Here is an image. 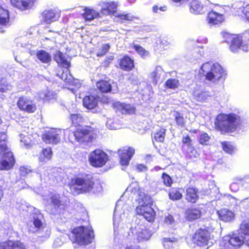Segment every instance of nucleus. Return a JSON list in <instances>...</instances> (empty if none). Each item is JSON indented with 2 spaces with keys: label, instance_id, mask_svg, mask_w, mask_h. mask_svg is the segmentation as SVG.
Returning <instances> with one entry per match:
<instances>
[{
  "label": "nucleus",
  "instance_id": "nucleus-1",
  "mask_svg": "<svg viewBox=\"0 0 249 249\" xmlns=\"http://www.w3.org/2000/svg\"><path fill=\"white\" fill-rule=\"evenodd\" d=\"M126 191L127 193L134 194L138 197L137 201L139 205L136 208L137 213L143 215L148 221H153L154 218V212L151 207L153 201L150 196L140 189L138 182H132L127 188Z\"/></svg>",
  "mask_w": 249,
  "mask_h": 249
},
{
  "label": "nucleus",
  "instance_id": "nucleus-2",
  "mask_svg": "<svg viewBox=\"0 0 249 249\" xmlns=\"http://www.w3.org/2000/svg\"><path fill=\"white\" fill-rule=\"evenodd\" d=\"M70 190L74 195L87 193L98 194L102 191L103 187L91 175L87 174L73 178Z\"/></svg>",
  "mask_w": 249,
  "mask_h": 249
},
{
  "label": "nucleus",
  "instance_id": "nucleus-3",
  "mask_svg": "<svg viewBox=\"0 0 249 249\" xmlns=\"http://www.w3.org/2000/svg\"><path fill=\"white\" fill-rule=\"evenodd\" d=\"M199 73L206 79L213 83H215L222 79L225 75L224 69L217 63L208 62L203 64L200 68Z\"/></svg>",
  "mask_w": 249,
  "mask_h": 249
},
{
  "label": "nucleus",
  "instance_id": "nucleus-4",
  "mask_svg": "<svg viewBox=\"0 0 249 249\" xmlns=\"http://www.w3.org/2000/svg\"><path fill=\"white\" fill-rule=\"evenodd\" d=\"M241 123L240 117L234 114H219L216 119L215 125L222 132L233 131Z\"/></svg>",
  "mask_w": 249,
  "mask_h": 249
},
{
  "label": "nucleus",
  "instance_id": "nucleus-5",
  "mask_svg": "<svg viewBox=\"0 0 249 249\" xmlns=\"http://www.w3.org/2000/svg\"><path fill=\"white\" fill-rule=\"evenodd\" d=\"M0 170H8L11 169L15 162L13 153L7 146V135L4 132L0 133Z\"/></svg>",
  "mask_w": 249,
  "mask_h": 249
},
{
  "label": "nucleus",
  "instance_id": "nucleus-6",
  "mask_svg": "<svg viewBox=\"0 0 249 249\" xmlns=\"http://www.w3.org/2000/svg\"><path fill=\"white\" fill-rule=\"evenodd\" d=\"M210 233L206 230L199 229L193 235L190 242L192 249H208L212 244Z\"/></svg>",
  "mask_w": 249,
  "mask_h": 249
},
{
  "label": "nucleus",
  "instance_id": "nucleus-7",
  "mask_svg": "<svg viewBox=\"0 0 249 249\" xmlns=\"http://www.w3.org/2000/svg\"><path fill=\"white\" fill-rule=\"evenodd\" d=\"M43 215L38 211H36L33 216L34 228L30 229V231L33 232H37L38 236L44 241L48 239L50 235V228L46 226L42 222Z\"/></svg>",
  "mask_w": 249,
  "mask_h": 249
},
{
  "label": "nucleus",
  "instance_id": "nucleus-8",
  "mask_svg": "<svg viewBox=\"0 0 249 249\" xmlns=\"http://www.w3.org/2000/svg\"><path fill=\"white\" fill-rule=\"evenodd\" d=\"M72 234L74 241L79 245L88 244L91 243L94 239L93 231L90 227H77L72 230Z\"/></svg>",
  "mask_w": 249,
  "mask_h": 249
},
{
  "label": "nucleus",
  "instance_id": "nucleus-9",
  "mask_svg": "<svg viewBox=\"0 0 249 249\" xmlns=\"http://www.w3.org/2000/svg\"><path fill=\"white\" fill-rule=\"evenodd\" d=\"M54 59L59 65L66 68L65 71H63L60 78L68 84H76L77 81L73 80L72 76L68 70L70 66V63L67 60L66 56L60 51H57L54 55Z\"/></svg>",
  "mask_w": 249,
  "mask_h": 249
},
{
  "label": "nucleus",
  "instance_id": "nucleus-10",
  "mask_svg": "<svg viewBox=\"0 0 249 249\" xmlns=\"http://www.w3.org/2000/svg\"><path fill=\"white\" fill-rule=\"evenodd\" d=\"M222 36L226 42H231L230 49L232 52H237L240 49L244 51H247L248 46L243 41L241 36L227 33H223Z\"/></svg>",
  "mask_w": 249,
  "mask_h": 249
},
{
  "label": "nucleus",
  "instance_id": "nucleus-11",
  "mask_svg": "<svg viewBox=\"0 0 249 249\" xmlns=\"http://www.w3.org/2000/svg\"><path fill=\"white\" fill-rule=\"evenodd\" d=\"M73 135L77 142H89L96 137L97 131L90 126L81 127L73 133Z\"/></svg>",
  "mask_w": 249,
  "mask_h": 249
},
{
  "label": "nucleus",
  "instance_id": "nucleus-12",
  "mask_svg": "<svg viewBox=\"0 0 249 249\" xmlns=\"http://www.w3.org/2000/svg\"><path fill=\"white\" fill-rule=\"evenodd\" d=\"M89 160L92 166L102 167L107 161L108 156L102 150L96 149L90 153Z\"/></svg>",
  "mask_w": 249,
  "mask_h": 249
},
{
  "label": "nucleus",
  "instance_id": "nucleus-13",
  "mask_svg": "<svg viewBox=\"0 0 249 249\" xmlns=\"http://www.w3.org/2000/svg\"><path fill=\"white\" fill-rule=\"evenodd\" d=\"M243 244V239L241 236L233 234L232 236H226L220 243L221 249H231V247H239Z\"/></svg>",
  "mask_w": 249,
  "mask_h": 249
},
{
  "label": "nucleus",
  "instance_id": "nucleus-14",
  "mask_svg": "<svg viewBox=\"0 0 249 249\" xmlns=\"http://www.w3.org/2000/svg\"><path fill=\"white\" fill-rule=\"evenodd\" d=\"M61 130L52 128L45 131L42 136V139L46 143L57 144L60 141Z\"/></svg>",
  "mask_w": 249,
  "mask_h": 249
},
{
  "label": "nucleus",
  "instance_id": "nucleus-15",
  "mask_svg": "<svg viewBox=\"0 0 249 249\" xmlns=\"http://www.w3.org/2000/svg\"><path fill=\"white\" fill-rule=\"evenodd\" d=\"M212 3L210 1L205 0L203 2L194 0L191 3L190 11L196 14H200L212 9Z\"/></svg>",
  "mask_w": 249,
  "mask_h": 249
},
{
  "label": "nucleus",
  "instance_id": "nucleus-16",
  "mask_svg": "<svg viewBox=\"0 0 249 249\" xmlns=\"http://www.w3.org/2000/svg\"><path fill=\"white\" fill-rule=\"evenodd\" d=\"M17 106L20 110L28 113H33L36 109V104L26 97L19 98Z\"/></svg>",
  "mask_w": 249,
  "mask_h": 249
},
{
  "label": "nucleus",
  "instance_id": "nucleus-17",
  "mask_svg": "<svg viewBox=\"0 0 249 249\" xmlns=\"http://www.w3.org/2000/svg\"><path fill=\"white\" fill-rule=\"evenodd\" d=\"M118 153L121 165H127L135 153V149L132 147H124L118 151Z\"/></svg>",
  "mask_w": 249,
  "mask_h": 249
},
{
  "label": "nucleus",
  "instance_id": "nucleus-18",
  "mask_svg": "<svg viewBox=\"0 0 249 249\" xmlns=\"http://www.w3.org/2000/svg\"><path fill=\"white\" fill-rule=\"evenodd\" d=\"M52 203L54 206L56 211L60 213L61 211H63L65 208V203L62 200H60V197L59 195L55 194H52L50 197V200H46V204Z\"/></svg>",
  "mask_w": 249,
  "mask_h": 249
},
{
  "label": "nucleus",
  "instance_id": "nucleus-19",
  "mask_svg": "<svg viewBox=\"0 0 249 249\" xmlns=\"http://www.w3.org/2000/svg\"><path fill=\"white\" fill-rule=\"evenodd\" d=\"M99 4L101 7V11L104 15L111 14L117 10V3L115 2L102 1Z\"/></svg>",
  "mask_w": 249,
  "mask_h": 249
},
{
  "label": "nucleus",
  "instance_id": "nucleus-20",
  "mask_svg": "<svg viewBox=\"0 0 249 249\" xmlns=\"http://www.w3.org/2000/svg\"><path fill=\"white\" fill-rule=\"evenodd\" d=\"M36 0H10L11 4L17 8L25 11L31 9Z\"/></svg>",
  "mask_w": 249,
  "mask_h": 249
},
{
  "label": "nucleus",
  "instance_id": "nucleus-21",
  "mask_svg": "<svg viewBox=\"0 0 249 249\" xmlns=\"http://www.w3.org/2000/svg\"><path fill=\"white\" fill-rule=\"evenodd\" d=\"M136 231L135 234L139 241L148 240L151 236L150 231L143 226L136 227Z\"/></svg>",
  "mask_w": 249,
  "mask_h": 249
},
{
  "label": "nucleus",
  "instance_id": "nucleus-22",
  "mask_svg": "<svg viewBox=\"0 0 249 249\" xmlns=\"http://www.w3.org/2000/svg\"><path fill=\"white\" fill-rule=\"evenodd\" d=\"M0 249H26L25 246L19 241L9 240L0 243Z\"/></svg>",
  "mask_w": 249,
  "mask_h": 249
},
{
  "label": "nucleus",
  "instance_id": "nucleus-23",
  "mask_svg": "<svg viewBox=\"0 0 249 249\" xmlns=\"http://www.w3.org/2000/svg\"><path fill=\"white\" fill-rule=\"evenodd\" d=\"M207 20L210 24H218L224 20V17L222 14L212 11L209 13Z\"/></svg>",
  "mask_w": 249,
  "mask_h": 249
},
{
  "label": "nucleus",
  "instance_id": "nucleus-24",
  "mask_svg": "<svg viewBox=\"0 0 249 249\" xmlns=\"http://www.w3.org/2000/svg\"><path fill=\"white\" fill-rule=\"evenodd\" d=\"M241 238L243 239V243L249 246V223L243 221L240 226Z\"/></svg>",
  "mask_w": 249,
  "mask_h": 249
},
{
  "label": "nucleus",
  "instance_id": "nucleus-25",
  "mask_svg": "<svg viewBox=\"0 0 249 249\" xmlns=\"http://www.w3.org/2000/svg\"><path fill=\"white\" fill-rule=\"evenodd\" d=\"M114 107L123 114H132L135 112V108L131 105L119 102L114 104Z\"/></svg>",
  "mask_w": 249,
  "mask_h": 249
},
{
  "label": "nucleus",
  "instance_id": "nucleus-26",
  "mask_svg": "<svg viewBox=\"0 0 249 249\" xmlns=\"http://www.w3.org/2000/svg\"><path fill=\"white\" fill-rule=\"evenodd\" d=\"M217 214L220 219L224 222H230L233 219L234 217L232 212L226 209L218 211Z\"/></svg>",
  "mask_w": 249,
  "mask_h": 249
},
{
  "label": "nucleus",
  "instance_id": "nucleus-27",
  "mask_svg": "<svg viewBox=\"0 0 249 249\" xmlns=\"http://www.w3.org/2000/svg\"><path fill=\"white\" fill-rule=\"evenodd\" d=\"M32 136L30 135H26L21 134L19 135L20 142L21 145L24 146L25 148L28 149L31 148L35 144V140L32 139Z\"/></svg>",
  "mask_w": 249,
  "mask_h": 249
},
{
  "label": "nucleus",
  "instance_id": "nucleus-28",
  "mask_svg": "<svg viewBox=\"0 0 249 249\" xmlns=\"http://www.w3.org/2000/svg\"><path fill=\"white\" fill-rule=\"evenodd\" d=\"M165 249H177L178 246V242L177 238H164L162 241Z\"/></svg>",
  "mask_w": 249,
  "mask_h": 249
},
{
  "label": "nucleus",
  "instance_id": "nucleus-29",
  "mask_svg": "<svg viewBox=\"0 0 249 249\" xmlns=\"http://www.w3.org/2000/svg\"><path fill=\"white\" fill-rule=\"evenodd\" d=\"M198 199V190L196 188L189 187L186 190V199L192 203H195Z\"/></svg>",
  "mask_w": 249,
  "mask_h": 249
},
{
  "label": "nucleus",
  "instance_id": "nucleus-30",
  "mask_svg": "<svg viewBox=\"0 0 249 249\" xmlns=\"http://www.w3.org/2000/svg\"><path fill=\"white\" fill-rule=\"evenodd\" d=\"M83 105L88 109L94 108L97 105V99L94 96H87L83 99Z\"/></svg>",
  "mask_w": 249,
  "mask_h": 249
},
{
  "label": "nucleus",
  "instance_id": "nucleus-31",
  "mask_svg": "<svg viewBox=\"0 0 249 249\" xmlns=\"http://www.w3.org/2000/svg\"><path fill=\"white\" fill-rule=\"evenodd\" d=\"M56 95L53 92L48 89L41 91L37 93L38 99L47 101H50L53 99H55Z\"/></svg>",
  "mask_w": 249,
  "mask_h": 249
},
{
  "label": "nucleus",
  "instance_id": "nucleus-32",
  "mask_svg": "<svg viewBox=\"0 0 249 249\" xmlns=\"http://www.w3.org/2000/svg\"><path fill=\"white\" fill-rule=\"evenodd\" d=\"M120 66L123 70L130 71L134 67L133 61L129 57L124 56L120 60Z\"/></svg>",
  "mask_w": 249,
  "mask_h": 249
},
{
  "label": "nucleus",
  "instance_id": "nucleus-33",
  "mask_svg": "<svg viewBox=\"0 0 249 249\" xmlns=\"http://www.w3.org/2000/svg\"><path fill=\"white\" fill-rule=\"evenodd\" d=\"M163 70L160 66H157L150 74V77L153 84H156L163 75Z\"/></svg>",
  "mask_w": 249,
  "mask_h": 249
},
{
  "label": "nucleus",
  "instance_id": "nucleus-34",
  "mask_svg": "<svg viewBox=\"0 0 249 249\" xmlns=\"http://www.w3.org/2000/svg\"><path fill=\"white\" fill-rule=\"evenodd\" d=\"M201 212L197 209H190L186 211V218L190 221L196 220L200 217Z\"/></svg>",
  "mask_w": 249,
  "mask_h": 249
},
{
  "label": "nucleus",
  "instance_id": "nucleus-35",
  "mask_svg": "<svg viewBox=\"0 0 249 249\" xmlns=\"http://www.w3.org/2000/svg\"><path fill=\"white\" fill-rule=\"evenodd\" d=\"M84 10V13L83 14V16L86 20L90 21L99 15V13L93 9L85 8Z\"/></svg>",
  "mask_w": 249,
  "mask_h": 249
},
{
  "label": "nucleus",
  "instance_id": "nucleus-36",
  "mask_svg": "<svg viewBox=\"0 0 249 249\" xmlns=\"http://www.w3.org/2000/svg\"><path fill=\"white\" fill-rule=\"evenodd\" d=\"M43 18L44 21L48 24L55 21L57 17L53 10H45L43 13Z\"/></svg>",
  "mask_w": 249,
  "mask_h": 249
},
{
  "label": "nucleus",
  "instance_id": "nucleus-37",
  "mask_svg": "<svg viewBox=\"0 0 249 249\" xmlns=\"http://www.w3.org/2000/svg\"><path fill=\"white\" fill-rule=\"evenodd\" d=\"M9 22V14L8 10L0 6V25H6Z\"/></svg>",
  "mask_w": 249,
  "mask_h": 249
},
{
  "label": "nucleus",
  "instance_id": "nucleus-38",
  "mask_svg": "<svg viewBox=\"0 0 249 249\" xmlns=\"http://www.w3.org/2000/svg\"><path fill=\"white\" fill-rule=\"evenodd\" d=\"M96 86L102 92H108L111 90V85L109 81L101 80L97 83Z\"/></svg>",
  "mask_w": 249,
  "mask_h": 249
},
{
  "label": "nucleus",
  "instance_id": "nucleus-39",
  "mask_svg": "<svg viewBox=\"0 0 249 249\" xmlns=\"http://www.w3.org/2000/svg\"><path fill=\"white\" fill-rule=\"evenodd\" d=\"M36 56L38 60L44 63H48L51 61L50 54L43 50H39L36 53Z\"/></svg>",
  "mask_w": 249,
  "mask_h": 249
},
{
  "label": "nucleus",
  "instance_id": "nucleus-40",
  "mask_svg": "<svg viewBox=\"0 0 249 249\" xmlns=\"http://www.w3.org/2000/svg\"><path fill=\"white\" fill-rule=\"evenodd\" d=\"M119 205V202H118L114 210L113 225L115 231L118 228L119 223L121 221L122 216L120 215Z\"/></svg>",
  "mask_w": 249,
  "mask_h": 249
},
{
  "label": "nucleus",
  "instance_id": "nucleus-41",
  "mask_svg": "<svg viewBox=\"0 0 249 249\" xmlns=\"http://www.w3.org/2000/svg\"><path fill=\"white\" fill-rule=\"evenodd\" d=\"M71 108H69L68 110L71 114L70 119L72 124H79L83 121V118L81 114L78 113L75 110H71Z\"/></svg>",
  "mask_w": 249,
  "mask_h": 249
},
{
  "label": "nucleus",
  "instance_id": "nucleus-42",
  "mask_svg": "<svg viewBox=\"0 0 249 249\" xmlns=\"http://www.w3.org/2000/svg\"><path fill=\"white\" fill-rule=\"evenodd\" d=\"M52 156V151L50 148H47L42 151L39 157L40 162H46L51 159Z\"/></svg>",
  "mask_w": 249,
  "mask_h": 249
},
{
  "label": "nucleus",
  "instance_id": "nucleus-43",
  "mask_svg": "<svg viewBox=\"0 0 249 249\" xmlns=\"http://www.w3.org/2000/svg\"><path fill=\"white\" fill-rule=\"evenodd\" d=\"M169 196L170 199L177 200L180 199L182 197V195L178 189L172 188L169 191Z\"/></svg>",
  "mask_w": 249,
  "mask_h": 249
},
{
  "label": "nucleus",
  "instance_id": "nucleus-44",
  "mask_svg": "<svg viewBox=\"0 0 249 249\" xmlns=\"http://www.w3.org/2000/svg\"><path fill=\"white\" fill-rule=\"evenodd\" d=\"M166 130L160 128L154 135V140L158 142H162L164 141Z\"/></svg>",
  "mask_w": 249,
  "mask_h": 249
},
{
  "label": "nucleus",
  "instance_id": "nucleus-45",
  "mask_svg": "<svg viewBox=\"0 0 249 249\" xmlns=\"http://www.w3.org/2000/svg\"><path fill=\"white\" fill-rule=\"evenodd\" d=\"M12 86L8 83L4 78H2L0 81V91L4 92L12 89Z\"/></svg>",
  "mask_w": 249,
  "mask_h": 249
},
{
  "label": "nucleus",
  "instance_id": "nucleus-46",
  "mask_svg": "<svg viewBox=\"0 0 249 249\" xmlns=\"http://www.w3.org/2000/svg\"><path fill=\"white\" fill-rule=\"evenodd\" d=\"M222 148L224 151L229 154H232L234 151V147L230 142L222 143Z\"/></svg>",
  "mask_w": 249,
  "mask_h": 249
},
{
  "label": "nucleus",
  "instance_id": "nucleus-47",
  "mask_svg": "<svg viewBox=\"0 0 249 249\" xmlns=\"http://www.w3.org/2000/svg\"><path fill=\"white\" fill-rule=\"evenodd\" d=\"M107 128L110 129H119L120 124H119L117 121H115L111 119H109L107 120L106 123Z\"/></svg>",
  "mask_w": 249,
  "mask_h": 249
},
{
  "label": "nucleus",
  "instance_id": "nucleus-48",
  "mask_svg": "<svg viewBox=\"0 0 249 249\" xmlns=\"http://www.w3.org/2000/svg\"><path fill=\"white\" fill-rule=\"evenodd\" d=\"M178 85V81L174 78L169 79L166 82V86L170 89H175L177 88Z\"/></svg>",
  "mask_w": 249,
  "mask_h": 249
},
{
  "label": "nucleus",
  "instance_id": "nucleus-49",
  "mask_svg": "<svg viewBox=\"0 0 249 249\" xmlns=\"http://www.w3.org/2000/svg\"><path fill=\"white\" fill-rule=\"evenodd\" d=\"M174 116L175 118V120L177 124L180 126H183L184 125V119L183 117L181 116L178 112H175Z\"/></svg>",
  "mask_w": 249,
  "mask_h": 249
},
{
  "label": "nucleus",
  "instance_id": "nucleus-50",
  "mask_svg": "<svg viewBox=\"0 0 249 249\" xmlns=\"http://www.w3.org/2000/svg\"><path fill=\"white\" fill-rule=\"evenodd\" d=\"M110 46L109 44H105L102 46L101 48L97 52V55L101 56L105 55L109 50Z\"/></svg>",
  "mask_w": 249,
  "mask_h": 249
},
{
  "label": "nucleus",
  "instance_id": "nucleus-51",
  "mask_svg": "<svg viewBox=\"0 0 249 249\" xmlns=\"http://www.w3.org/2000/svg\"><path fill=\"white\" fill-rule=\"evenodd\" d=\"M210 140V137L206 133H202L199 138V142L204 145L208 144Z\"/></svg>",
  "mask_w": 249,
  "mask_h": 249
},
{
  "label": "nucleus",
  "instance_id": "nucleus-52",
  "mask_svg": "<svg viewBox=\"0 0 249 249\" xmlns=\"http://www.w3.org/2000/svg\"><path fill=\"white\" fill-rule=\"evenodd\" d=\"M210 97V95L208 92L204 91L198 93L197 95V99L198 101L203 102L208 100Z\"/></svg>",
  "mask_w": 249,
  "mask_h": 249
},
{
  "label": "nucleus",
  "instance_id": "nucleus-53",
  "mask_svg": "<svg viewBox=\"0 0 249 249\" xmlns=\"http://www.w3.org/2000/svg\"><path fill=\"white\" fill-rule=\"evenodd\" d=\"M134 48L137 52L142 56H146L148 54L147 51L139 45H135Z\"/></svg>",
  "mask_w": 249,
  "mask_h": 249
},
{
  "label": "nucleus",
  "instance_id": "nucleus-54",
  "mask_svg": "<svg viewBox=\"0 0 249 249\" xmlns=\"http://www.w3.org/2000/svg\"><path fill=\"white\" fill-rule=\"evenodd\" d=\"M162 178L164 184L167 186H170L172 183L171 178L167 174L163 173L162 176Z\"/></svg>",
  "mask_w": 249,
  "mask_h": 249
},
{
  "label": "nucleus",
  "instance_id": "nucleus-55",
  "mask_svg": "<svg viewBox=\"0 0 249 249\" xmlns=\"http://www.w3.org/2000/svg\"><path fill=\"white\" fill-rule=\"evenodd\" d=\"M187 154L188 156H189L191 158L193 157H196L198 155L196 150L192 146H191L188 148Z\"/></svg>",
  "mask_w": 249,
  "mask_h": 249
},
{
  "label": "nucleus",
  "instance_id": "nucleus-56",
  "mask_svg": "<svg viewBox=\"0 0 249 249\" xmlns=\"http://www.w3.org/2000/svg\"><path fill=\"white\" fill-rule=\"evenodd\" d=\"M19 171L21 176H25L29 173L31 172V170L29 167L23 166L20 167Z\"/></svg>",
  "mask_w": 249,
  "mask_h": 249
},
{
  "label": "nucleus",
  "instance_id": "nucleus-57",
  "mask_svg": "<svg viewBox=\"0 0 249 249\" xmlns=\"http://www.w3.org/2000/svg\"><path fill=\"white\" fill-rule=\"evenodd\" d=\"M118 17L122 20H134L135 19V17L131 14H121Z\"/></svg>",
  "mask_w": 249,
  "mask_h": 249
},
{
  "label": "nucleus",
  "instance_id": "nucleus-58",
  "mask_svg": "<svg viewBox=\"0 0 249 249\" xmlns=\"http://www.w3.org/2000/svg\"><path fill=\"white\" fill-rule=\"evenodd\" d=\"M182 142L185 146H187L188 148L192 146V140L188 136H183Z\"/></svg>",
  "mask_w": 249,
  "mask_h": 249
},
{
  "label": "nucleus",
  "instance_id": "nucleus-59",
  "mask_svg": "<svg viewBox=\"0 0 249 249\" xmlns=\"http://www.w3.org/2000/svg\"><path fill=\"white\" fill-rule=\"evenodd\" d=\"M204 55V51L202 49L198 48L194 53L193 55L196 59H199Z\"/></svg>",
  "mask_w": 249,
  "mask_h": 249
},
{
  "label": "nucleus",
  "instance_id": "nucleus-60",
  "mask_svg": "<svg viewBox=\"0 0 249 249\" xmlns=\"http://www.w3.org/2000/svg\"><path fill=\"white\" fill-rule=\"evenodd\" d=\"M164 221V223L167 225H172L174 223L175 220L173 217L171 215L168 214L165 217Z\"/></svg>",
  "mask_w": 249,
  "mask_h": 249
},
{
  "label": "nucleus",
  "instance_id": "nucleus-61",
  "mask_svg": "<svg viewBox=\"0 0 249 249\" xmlns=\"http://www.w3.org/2000/svg\"><path fill=\"white\" fill-rule=\"evenodd\" d=\"M230 189L233 192H237L239 190V185L237 182H233L230 185Z\"/></svg>",
  "mask_w": 249,
  "mask_h": 249
},
{
  "label": "nucleus",
  "instance_id": "nucleus-62",
  "mask_svg": "<svg viewBox=\"0 0 249 249\" xmlns=\"http://www.w3.org/2000/svg\"><path fill=\"white\" fill-rule=\"evenodd\" d=\"M242 12L245 17L249 21V4L247 5L243 8Z\"/></svg>",
  "mask_w": 249,
  "mask_h": 249
},
{
  "label": "nucleus",
  "instance_id": "nucleus-63",
  "mask_svg": "<svg viewBox=\"0 0 249 249\" xmlns=\"http://www.w3.org/2000/svg\"><path fill=\"white\" fill-rule=\"evenodd\" d=\"M137 169L139 172H145L147 170V167L142 164H139L137 165Z\"/></svg>",
  "mask_w": 249,
  "mask_h": 249
},
{
  "label": "nucleus",
  "instance_id": "nucleus-64",
  "mask_svg": "<svg viewBox=\"0 0 249 249\" xmlns=\"http://www.w3.org/2000/svg\"><path fill=\"white\" fill-rule=\"evenodd\" d=\"M58 240H59V239H57L54 242L53 245L55 247H57L58 246H61L62 244V243H61V244H57L58 242Z\"/></svg>",
  "mask_w": 249,
  "mask_h": 249
}]
</instances>
